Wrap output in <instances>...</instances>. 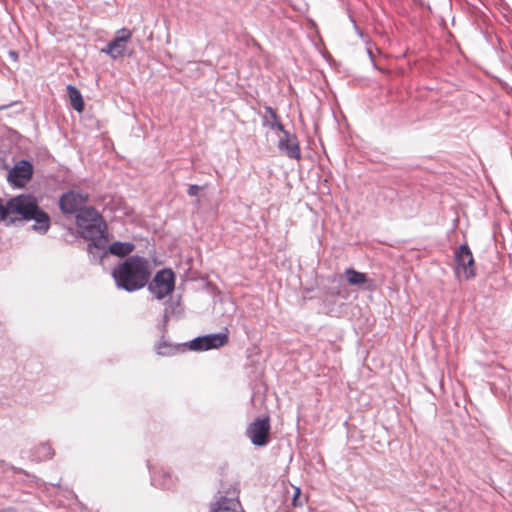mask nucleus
I'll return each mask as SVG.
<instances>
[{
	"instance_id": "nucleus-3",
	"label": "nucleus",
	"mask_w": 512,
	"mask_h": 512,
	"mask_svg": "<svg viewBox=\"0 0 512 512\" xmlns=\"http://www.w3.org/2000/svg\"><path fill=\"white\" fill-rule=\"evenodd\" d=\"M78 233L83 239L89 240L107 233V225L101 214L93 207H85L76 214Z\"/></svg>"
},
{
	"instance_id": "nucleus-17",
	"label": "nucleus",
	"mask_w": 512,
	"mask_h": 512,
	"mask_svg": "<svg viewBox=\"0 0 512 512\" xmlns=\"http://www.w3.org/2000/svg\"><path fill=\"white\" fill-rule=\"evenodd\" d=\"M135 249V245L132 242H121L115 241L112 244L108 245L109 254L125 257L128 256Z\"/></svg>"
},
{
	"instance_id": "nucleus-7",
	"label": "nucleus",
	"mask_w": 512,
	"mask_h": 512,
	"mask_svg": "<svg viewBox=\"0 0 512 512\" xmlns=\"http://www.w3.org/2000/svg\"><path fill=\"white\" fill-rule=\"evenodd\" d=\"M270 428V419L268 416L257 418L248 425L246 435L253 445L263 447L269 442Z\"/></svg>"
},
{
	"instance_id": "nucleus-5",
	"label": "nucleus",
	"mask_w": 512,
	"mask_h": 512,
	"mask_svg": "<svg viewBox=\"0 0 512 512\" xmlns=\"http://www.w3.org/2000/svg\"><path fill=\"white\" fill-rule=\"evenodd\" d=\"M175 288V274L170 268H163L156 272L148 285L149 292L158 300L165 298Z\"/></svg>"
},
{
	"instance_id": "nucleus-13",
	"label": "nucleus",
	"mask_w": 512,
	"mask_h": 512,
	"mask_svg": "<svg viewBox=\"0 0 512 512\" xmlns=\"http://www.w3.org/2000/svg\"><path fill=\"white\" fill-rule=\"evenodd\" d=\"M155 349L160 356H172L188 349L187 342L183 344H172L165 340L164 336L155 344Z\"/></svg>"
},
{
	"instance_id": "nucleus-12",
	"label": "nucleus",
	"mask_w": 512,
	"mask_h": 512,
	"mask_svg": "<svg viewBox=\"0 0 512 512\" xmlns=\"http://www.w3.org/2000/svg\"><path fill=\"white\" fill-rule=\"evenodd\" d=\"M108 234H101L100 236H96L94 238L89 239V243L87 244V252L91 257V260L95 262H101L102 259L109 254L108 251Z\"/></svg>"
},
{
	"instance_id": "nucleus-1",
	"label": "nucleus",
	"mask_w": 512,
	"mask_h": 512,
	"mask_svg": "<svg viewBox=\"0 0 512 512\" xmlns=\"http://www.w3.org/2000/svg\"><path fill=\"white\" fill-rule=\"evenodd\" d=\"M16 220H34L32 229L41 234L50 228L48 213L40 209L35 197L28 194L12 197L5 204L0 198V222L14 223Z\"/></svg>"
},
{
	"instance_id": "nucleus-27",
	"label": "nucleus",
	"mask_w": 512,
	"mask_h": 512,
	"mask_svg": "<svg viewBox=\"0 0 512 512\" xmlns=\"http://www.w3.org/2000/svg\"><path fill=\"white\" fill-rule=\"evenodd\" d=\"M0 512H17L14 507H6L0 510Z\"/></svg>"
},
{
	"instance_id": "nucleus-21",
	"label": "nucleus",
	"mask_w": 512,
	"mask_h": 512,
	"mask_svg": "<svg viewBox=\"0 0 512 512\" xmlns=\"http://www.w3.org/2000/svg\"><path fill=\"white\" fill-rule=\"evenodd\" d=\"M54 456V450L49 443H42L35 448L32 457L37 462L46 461Z\"/></svg>"
},
{
	"instance_id": "nucleus-14",
	"label": "nucleus",
	"mask_w": 512,
	"mask_h": 512,
	"mask_svg": "<svg viewBox=\"0 0 512 512\" xmlns=\"http://www.w3.org/2000/svg\"><path fill=\"white\" fill-rule=\"evenodd\" d=\"M147 467L150 471L151 484L155 487L162 489H170L173 486L172 476L169 472L161 470L155 471L150 467V462H147Z\"/></svg>"
},
{
	"instance_id": "nucleus-23",
	"label": "nucleus",
	"mask_w": 512,
	"mask_h": 512,
	"mask_svg": "<svg viewBox=\"0 0 512 512\" xmlns=\"http://www.w3.org/2000/svg\"><path fill=\"white\" fill-rule=\"evenodd\" d=\"M349 19H350L351 23L353 24V28H354L355 33L359 37L363 38V36H364L363 31L358 27L354 17L351 14H349Z\"/></svg>"
},
{
	"instance_id": "nucleus-28",
	"label": "nucleus",
	"mask_w": 512,
	"mask_h": 512,
	"mask_svg": "<svg viewBox=\"0 0 512 512\" xmlns=\"http://www.w3.org/2000/svg\"><path fill=\"white\" fill-rule=\"evenodd\" d=\"M13 105V103H9V104H4V105H0V110H4V109H7L9 107H11Z\"/></svg>"
},
{
	"instance_id": "nucleus-22",
	"label": "nucleus",
	"mask_w": 512,
	"mask_h": 512,
	"mask_svg": "<svg viewBox=\"0 0 512 512\" xmlns=\"http://www.w3.org/2000/svg\"><path fill=\"white\" fill-rule=\"evenodd\" d=\"M203 189V187L197 184H191L188 186L187 194L191 197L198 196L199 192Z\"/></svg>"
},
{
	"instance_id": "nucleus-15",
	"label": "nucleus",
	"mask_w": 512,
	"mask_h": 512,
	"mask_svg": "<svg viewBox=\"0 0 512 512\" xmlns=\"http://www.w3.org/2000/svg\"><path fill=\"white\" fill-rule=\"evenodd\" d=\"M265 114L261 115L262 126L267 127L273 131L283 130L284 125L282 124L280 116L276 110L271 106H264Z\"/></svg>"
},
{
	"instance_id": "nucleus-26",
	"label": "nucleus",
	"mask_w": 512,
	"mask_h": 512,
	"mask_svg": "<svg viewBox=\"0 0 512 512\" xmlns=\"http://www.w3.org/2000/svg\"><path fill=\"white\" fill-rule=\"evenodd\" d=\"M9 57L13 60V61H17L18 60V53L14 50H10L9 51Z\"/></svg>"
},
{
	"instance_id": "nucleus-24",
	"label": "nucleus",
	"mask_w": 512,
	"mask_h": 512,
	"mask_svg": "<svg viewBox=\"0 0 512 512\" xmlns=\"http://www.w3.org/2000/svg\"><path fill=\"white\" fill-rule=\"evenodd\" d=\"M167 324H168V321H165V318L163 317L162 322L159 323V325H158L159 329L162 332V336H164V334L167 332Z\"/></svg>"
},
{
	"instance_id": "nucleus-16",
	"label": "nucleus",
	"mask_w": 512,
	"mask_h": 512,
	"mask_svg": "<svg viewBox=\"0 0 512 512\" xmlns=\"http://www.w3.org/2000/svg\"><path fill=\"white\" fill-rule=\"evenodd\" d=\"M238 507H240L238 499L221 496L212 506L210 512H236Z\"/></svg>"
},
{
	"instance_id": "nucleus-19",
	"label": "nucleus",
	"mask_w": 512,
	"mask_h": 512,
	"mask_svg": "<svg viewBox=\"0 0 512 512\" xmlns=\"http://www.w3.org/2000/svg\"><path fill=\"white\" fill-rule=\"evenodd\" d=\"M346 279L350 285L359 286L361 284H365L372 281L367 278V275L363 272L356 271L353 268H347L344 271Z\"/></svg>"
},
{
	"instance_id": "nucleus-4",
	"label": "nucleus",
	"mask_w": 512,
	"mask_h": 512,
	"mask_svg": "<svg viewBox=\"0 0 512 512\" xmlns=\"http://www.w3.org/2000/svg\"><path fill=\"white\" fill-rule=\"evenodd\" d=\"M454 274L459 280H469L476 276L474 257L467 243L461 244L454 253Z\"/></svg>"
},
{
	"instance_id": "nucleus-9",
	"label": "nucleus",
	"mask_w": 512,
	"mask_h": 512,
	"mask_svg": "<svg viewBox=\"0 0 512 512\" xmlns=\"http://www.w3.org/2000/svg\"><path fill=\"white\" fill-rule=\"evenodd\" d=\"M88 201V195L81 191L70 190L62 194L59 199V208L63 214H74L82 210Z\"/></svg>"
},
{
	"instance_id": "nucleus-20",
	"label": "nucleus",
	"mask_w": 512,
	"mask_h": 512,
	"mask_svg": "<svg viewBox=\"0 0 512 512\" xmlns=\"http://www.w3.org/2000/svg\"><path fill=\"white\" fill-rule=\"evenodd\" d=\"M181 312L179 300L171 297L166 301L163 314L165 321H169L171 318H179Z\"/></svg>"
},
{
	"instance_id": "nucleus-6",
	"label": "nucleus",
	"mask_w": 512,
	"mask_h": 512,
	"mask_svg": "<svg viewBox=\"0 0 512 512\" xmlns=\"http://www.w3.org/2000/svg\"><path fill=\"white\" fill-rule=\"evenodd\" d=\"M228 342V334L224 332H218L198 336L187 342V347L191 351H207L218 349L226 345Z\"/></svg>"
},
{
	"instance_id": "nucleus-25",
	"label": "nucleus",
	"mask_w": 512,
	"mask_h": 512,
	"mask_svg": "<svg viewBox=\"0 0 512 512\" xmlns=\"http://www.w3.org/2000/svg\"><path fill=\"white\" fill-rule=\"evenodd\" d=\"M300 493H301L300 488H299V487H296V488H295L294 495H293V497H292V503H293V505H294V506L299 505V504L297 503V499H298V497H299Z\"/></svg>"
},
{
	"instance_id": "nucleus-30",
	"label": "nucleus",
	"mask_w": 512,
	"mask_h": 512,
	"mask_svg": "<svg viewBox=\"0 0 512 512\" xmlns=\"http://www.w3.org/2000/svg\"><path fill=\"white\" fill-rule=\"evenodd\" d=\"M242 512H244V511H242Z\"/></svg>"
},
{
	"instance_id": "nucleus-2",
	"label": "nucleus",
	"mask_w": 512,
	"mask_h": 512,
	"mask_svg": "<svg viewBox=\"0 0 512 512\" xmlns=\"http://www.w3.org/2000/svg\"><path fill=\"white\" fill-rule=\"evenodd\" d=\"M150 275L148 260L138 255L128 256L112 271L116 287L126 292L142 289L148 283Z\"/></svg>"
},
{
	"instance_id": "nucleus-11",
	"label": "nucleus",
	"mask_w": 512,
	"mask_h": 512,
	"mask_svg": "<svg viewBox=\"0 0 512 512\" xmlns=\"http://www.w3.org/2000/svg\"><path fill=\"white\" fill-rule=\"evenodd\" d=\"M131 31L122 28L117 31V35L106 45L101 52L108 54L112 59L123 57L126 50V43L131 38Z\"/></svg>"
},
{
	"instance_id": "nucleus-10",
	"label": "nucleus",
	"mask_w": 512,
	"mask_h": 512,
	"mask_svg": "<svg viewBox=\"0 0 512 512\" xmlns=\"http://www.w3.org/2000/svg\"><path fill=\"white\" fill-rule=\"evenodd\" d=\"M279 131L282 133L277 145L279 151L290 159L299 160L301 158V150L296 134L286 130L285 127Z\"/></svg>"
},
{
	"instance_id": "nucleus-29",
	"label": "nucleus",
	"mask_w": 512,
	"mask_h": 512,
	"mask_svg": "<svg viewBox=\"0 0 512 512\" xmlns=\"http://www.w3.org/2000/svg\"><path fill=\"white\" fill-rule=\"evenodd\" d=\"M340 293L339 289L333 290L331 292L332 295H338Z\"/></svg>"
},
{
	"instance_id": "nucleus-18",
	"label": "nucleus",
	"mask_w": 512,
	"mask_h": 512,
	"mask_svg": "<svg viewBox=\"0 0 512 512\" xmlns=\"http://www.w3.org/2000/svg\"><path fill=\"white\" fill-rule=\"evenodd\" d=\"M66 90H67L72 107L77 112H82L84 109V100H83L80 90L72 84L67 85Z\"/></svg>"
},
{
	"instance_id": "nucleus-8",
	"label": "nucleus",
	"mask_w": 512,
	"mask_h": 512,
	"mask_svg": "<svg viewBox=\"0 0 512 512\" xmlns=\"http://www.w3.org/2000/svg\"><path fill=\"white\" fill-rule=\"evenodd\" d=\"M33 165L28 160L18 161L8 172L7 181L16 188H23L33 176Z\"/></svg>"
}]
</instances>
